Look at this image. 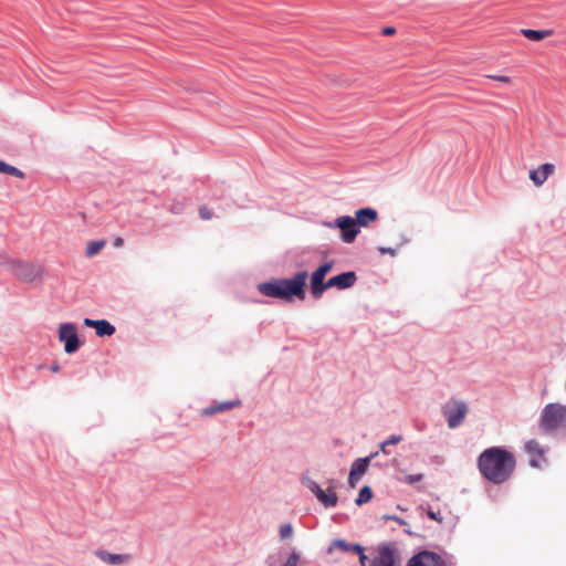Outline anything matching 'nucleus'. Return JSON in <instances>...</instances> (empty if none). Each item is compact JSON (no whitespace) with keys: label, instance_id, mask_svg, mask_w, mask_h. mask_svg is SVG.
Instances as JSON below:
<instances>
[{"label":"nucleus","instance_id":"obj_9","mask_svg":"<svg viewBox=\"0 0 566 566\" xmlns=\"http://www.w3.org/2000/svg\"><path fill=\"white\" fill-rule=\"evenodd\" d=\"M467 412L468 407L463 401L457 402L454 408H444L443 415L447 418L448 427L450 429L458 428L465 418Z\"/></svg>","mask_w":566,"mask_h":566},{"label":"nucleus","instance_id":"obj_30","mask_svg":"<svg viewBox=\"0 0 566 566\" xmlns=\"http://www.w3.org/2000/svg\"><path fill=\"white\" fill-rule=\"evenodd\" d=\"M426 514L430 520L436 521L438 523H442V521H443V517L441 516L440 511H434V510H432L431 506H428Z\"/></svg>","mask_w":566,"mask_h":566},{"label":"nucleus","instance_id":"obj_33","mask_svg":"<svg viewBox=\"0 0 566 566\" xmlns=\"http://www.w3.org/2000/svg\"><path fill=\"white\" fill-rule=\"evenodd\" d=\"M423 479V474L421 473H416V474H408L406 475L405 478V482L409 485H412L419 481H421Z\"/></svg>","mask_w":566,"mask_h":566},{"label":"nucleus","instance_id":"obj_28","mask_svg":"<svg viewBox=\"0 0 566 566\" xmlns=\"http://www.w3.org/2000/svg\"><path fill=\"white\" fill-rule=\"evenodd\" d=\"M301 563V555L300 553L293 548L290 553L286 562L282 566H298Z\"/></svg>","mask_w":566,"mask_h":566},{"label":"nucleus","instance_id":"obj_7","mask_svg":"<svg viewBox=\"0 0 566 566\" xmlns=\"http://www.w3.org/2000/svg\"><path fill=\"white\" fill-rule=\"evenodd\" d=\"M59 338L64 343V352L73 354L78 350L82 342L78 338L77 328L74 323H63L59 328Z\"/></svg>","mask_w":566,"mask_h":566},{"label":"nucleus","instance_id":"obj_13","mask_svg":"<svg viewBox=\"0 0 566 566\" xmlns=\"http://www.w3.org/2000/svg\"><path fill=\"white\" fill-rule=\"evenodd\" d=\"M555 166L551 163L541 165L537 169L530 171V179L535 186H542L547 178L554 172Z\"/></svg>","mask_w":566,"mask_h":566},{"label":"nucleus","instance_id":"obj_24","mask_svg":"<svg viewBox=\"0 0 566 566\" xmlns=\"http://www.w3.org/2000/svg\"><path fill=\"white\" fill-rule=\"evenodd\" d=\"M402 441V436L400 434H391L387 440L382 441L379 444V451L384 454H390V451H388L387 447L394 446Z\"/></svg>","mask_w":566,"mask_h":566},{"label":"nucleus","instance_id":"obj_4","mask_svg":"<svg viewBox=\"0 0 566 566\" xmlns=\"http://www.w3.org/2000/svg\"><path fill=\"white\" fill-rule=\"evenodd\" d=\"M2 265L10 271L18 280L31 283L42 274V266L33 262L8 259Z\"/></svg>","mask_w":566,"mask_h":566},{"label":"nucleus","instance_id":"obj_41","mask_svg":"<svg viewBox=\"0 0 566 566\" xmlns=\"http://www.w3.org/2000/svg\"><path fill=\"white\" fill-rule=\"evenodd\" d=\"M124 244V240L122 238H116L114 240V245L115 247H122Z\"/></svg>","mask_w":566,"mask_h":566},{"label":"nucleus","instance_id":"obj_21","mask_svg":"<svg viewBox=\"0 0 566 566\" xmlns=\"http://www.w3.org/2000/svg\"><path fill=\"white\" fill-rule=\"evenodd\" d=\"M373 490L369 485H364L359 492L357 497L355 499V504L357 506H361L365 503H368L373 499Z\"/></svg>","mask_w":566,"mask_h":566},{"label":"nucleus","instance_id":"obj_44","mask_svg":"<svg viewBox=\"0 0 566 566\" xmlns=\"http://www.w3.org/2000/svg\"><path fill=\"white\" fill-rule=\"evenodd\" d=\"M59 368L60 367H59L57 364H54V365L51 366V370L54 371V373H56L59 370Z\"/></svg>","mask_w":566,"mask_h":566},{"label":"nucleus","instance_id":"obj_1","mask_svg":"<svg viewBox=\"0 0 566 566\" xmlns=\"http://www.w3.org/2000/svg\"><path fill=\"white\" fill-rule=\"evenodd\" d=\"M476 467L485 480L494 484H502L514 473L516 460L511 451L496 446L490 447L479 454Z\"/></svg>","mask_w":566,"mask_h":566},{"label":"nucleus","instance_id":"obj_27","mask_svg":"<svg viewBox=\"0 0 566 566\" xmlns=\"http://www.w3.org/2000/svg\"><path fill=\"white\" fill-rule=\"evenodd\" d=\"M334 264V260L326 261L318 265L313 272L326 277V275L332 271Z\"/></svg>","mask_w":566,"mask_h":566},{"label":"nucleus","instance_id":"obj_15","mask_svg":"<svg viewBox=\"0 0 566 566\" xmlns=\"http://www.w3.org/2000/svg\"><path fill=\"white\" fill-rule=\"evenodd\" d=\"M95 554L102 562L108 565H120L129 559V555L127 554H115L105 549H97Z\"/></svg>","mask_w":566,"mask_h":566},{"label":"nucleus","instance_id":"obj_43","mask_svg":"<svg viewBox=\"0 0 566 566\" xmlns=\"http://www.w3.org/2000/svg\"><path fill=\"white\" fill-rule=\"evenodd\" d=\"M272 558H273V556H269V557L266 558V564H268L269 566H274V562H272Z\"/></svg>","mask_w":566,"mask_h":566},{"label":"nucleus","instance_id":"obj_40","mask_svg":"<svg viewBox=\"0 0 566 566\" xmlns=\"http://www.w3.org/2000/svg\"><path fill=\"white\" fill-rule=\"evenodd\" d=\"M403 533L411 537H420V535L411 531V528L408 525L403 528Z\"/></svg>","mask_w":566,"mask_h":566},{"label":"nucleus","instance_id":"obj_6","mask_svg":"<svg viewBox=\"0 0 566 566\" xmlns=\"http://www.w3.org/2000/svg\"><path fill=\"white\" fill-rule=\"evenodd\" d=\"M329 228H338L340 230V239L345 243H352L359 233L357 222L350 216H340L333 222L325 223Z\"/></svg>","mask_w":566,"mask_h":566},{"label":"nucleus","instance_id":"obj_32","mask_svg":"<svg viewBox=\"0 0 566 566\" xmlns=\"http://www.w3.org/2000/svg\"><path fill=\"white\" fill-rule=\"evenodd\" d=\"M381 520H384V521H394L395 523H398V524H400L402 526H407L408 525V523L403 518H401L398 515H394V514L392 515L391 514H385V515L381 516Z\"/></svg>","mask_w":566,"mask_h":566},{"label":"nucleus","instance_id":"obj_42","mask_svg":"<svg viewBox=\"0 0 566 566\" xmlns=\"http://www.w3.org/2000/svg\"><path fill=\"white\" fill-rule=\"evenodd\" d=\"M530 465L533 467V468H538V460L535 459V458H532L530 460Z\"/></svg>","mask_w":566,"mask_h":566},{"label":"nucleus","instance_id":"obj_19","mask_svg":"<svg viewBox=\"0 0 566 566\" xmlns=\"http://www.w3.org/2000/svg\"><path fill=\"white\" fill-rule=\"evenodd\" d=\"M521 34L531 41H542L543 39L553 34V30H534V29H522Z\"/></svg>","mask_w":566,"mask_h":566},{"label":"nucleus","instance_id":"obj_2","mask_svg":"<svg viewBox=\"0 0 566 566\" xmlns=\"http://www.w3.org/2000/svg\"><path fill=\"white\" fill-rule=\"evenodd\" d=\"M308 273L298 271L292 277L272 279L258 284V291L268 297L292 302L294 298L304 301L306 297Z\"/></svg>","mask_w":566,"mask_h":566},{"label":"nucleus","instance_id":"obj_35","mask_svg":"<svg viewBox=\"0 0 566 566\" xmlns=\"http://www.w3.org/2000/svg\"><path fill=\"white\" fill-rule=\"evenodd\" d=\"M356 554L358 555L360 566H369L368 557L365 554L364 546H361V551H358Z\"/></svg>","mask_w":566,"mask_h":566},{"label":"nucleus","instance_id":"obj_23","mask_svg":"<svg viewBox=\"0 0 566 566\" xmlns=\"http://www.w3.org/2000/svg\"><path fill=\"white\" fill-rule=\"evenodd\" d=\"M105 244H106L105 240L90 241L86 247L85 254L90 258L94 256L105 247Z\"/></svg>","mask_w":566,"mask_h":566},{"label":"nucleus","instance_id":"obj_36","mask_svg":"<svg viewBox=\"0 0 566 566\" xmlns=\"http://www.w3.org/2000/svg\"><path fill=\"white\" fill-rule=\"evenodd\" d=\"M360 476L358 474H354L353 471L349 470V475H348V484L352 486V488H355L357 482L359 481Z\"/></svg>","mask_w":566,"mask_h":566},{"label":"nucleus","instance_id":"obj_16","mask_svg":"<svg viewBox=\"0 0 566 566\" xmlns=\"http://www.w3.org/2000/svg\"><path fill=\"white\" fill-rule=\"evenodd\" d=\"M378 453H379V451H376V452H371L367 457L356 459L352 463L350 471H353L354 474H358L359 476H361L363 474L366 473L370 462L373 461V459H375L378 455Z\"/></svg>","mask_w":566,"mask_h":566},{"label":"nucleus","instance_id":"obj_25","mask_svg":"<svg viewBox=\"0 0 566 566\" xmlns=\"http://www.w3.org/2000/svg\"><path fill=\"white\" fill-rule=\"evenodd\" d=\"M525 450L528 453L536 454L538 457L544 455V450L535 439H531L525 443Z\"/></svg>","mask_w":566,"mask_h":566},{"label":"nucleus","instance_id":"obj_17","mask_svg":"<svg viewBox=\"0 0 566 566\" xmlns=\"http://www.w3.org/2000/svg\"><path fill=\"white\" fill-rule=\"evenodd\" d=\"M315 497L325 509L335 507L338 502V496L333 489L326 491L322 489L317 492Z\"/></svg>","mask_w":566,"mask_h":566},{"label":"nucleus","instance_id":"obj_37","mask_svg":"<svg viewBox=\"0 0 566 566\" xmlns=\"http://www.w3.org/2000/svg\"><path fill=\"white\" fill-rule=\"evenodd\" d=\"M98 319H92V318H84V326L86 327H93L94 329L96 328V324H97Z\"/></svg>","mask_w":566,"mask_h":566},{"label":"nucleus","instance_id":"obj_34","mask_svg":"<svg viewBox=\"0 0 566 566\" xmlns=\"http://www.w3.org/2000/svg\"><path fill=\"white\" fill-rule=\"evenodd\" d=\"M377 251L382 255L389 254L391 256H395L398 252V249L397 248L378 247Z\"/></svg>","mask_w":566,"mask_h":566},{"label":"nucleus","instance_id":"obj_22","mask_svg":"<svg viewBox=\"0 0 566 566\" xmlns=\"http://www.w3.org/2000/svg\"><path fill=\"white\" fill-rule=\"evenodd\" d=\"M0 174L14 176V177L21 178V179L25 177V174L22 170H20L19 168H17L12 165H9L8 163H6L1 159H0Z\"/></svg>","mask_w":566,"mask_h":566},{"label":"nucleus","instance_id":"obj_38","mask_svg":"<svg viewBox=\"0 0 566 566\" xmlns=\"http://www.w3.org/2000/svg\"><path fill=\"white\" fill-rule=\"evenodd\" d=\"M381 33L386 36L394 35L396 33V29L394 27H385L382 28Z\"/></svg>","mask_w":566,"mask_h":566},{"label":"nucleus","instance_id":"obj_11","mask_svg":"<svg viewBox=\"0 0 566 566\" xmlns=\"http://www.w3.org/2000/svg\"><path fill=\"white\" fill-rule=\"evenodd\" d=\"M242 401L240 399L229 400V401H212L208 407L201 410V416L211 417L219 412H224L231 410L233 408L240 407Z\"/></svg>","mask_w":566,"mask_h":566},{"label":"nucleus","instance_id":"obj_20","mask_svg":"<svg viewBox=\"0 0 566 566\" xmlns=\"http://www.w3.org/2000/svg\"><path fill=\"white\" fill-rule=\"evenodd\" d=\"M95 328V334L98 337H109L115 334L116 328L107 319H98Z\"/></svg>","mask_w":566,"mask_h":566},{"label":"nucleus","instance_id":"obj_18","mask_svg":"<svg viewBox=\"0 0 566 566\" xmlns=\"http://www.w3.org/2000/svg\"><path fill=\"white\" fill-rule=\"evenodd\" d=\"M335 548H338L343 552H353L356 554L358 551H361V545L358 543H349L343 538H337L329 544L327 552L331 553Z\"/></svg>","mask_w":566,"mask_h":566},{"label":"nucleus","instance_id":"obj_26","mask_svg":"<svg viewBox=\"0 0 566 566\" xmlns=\"http://www.w3.org/2000/svg\"><path fill=\"white\" fill-rule=\"evenodd\" d=\"M301 482L302 484L307 488L314 495L317 494L318 491L322 490L321 485L314 481L313 479H311L310 476L307 475H302L301 478Z\"/></svg>","mask_w":566,"mask_h":566},{"label":"nucleus","instance_id":"obj_5","mask_svg":"<svg viewBox=\"0 0 566 566\" xmlns=\"http://www.w3.org/2000/svg\"><path fill=\"white\" fill-rule=\"evenodd\" d=\"M378 555L370 562L369 566H400L401 555L395 542L380 543Z\"/></svg>","mask_w":566,"mask_h":566},{"label":"nucleus","instance_id":"obj_31","mask_svg":"<svg viewBox=\"0 0 566 566\" xmlns=\"http://www.w3.org/2000/svg\"><path fill=\"white\" fill-rule=\"evenodd\" d=\"M199 216L202 220H210L213 217V211L203 205L199 207Z\"/></svg>","mask_w":566,"mask_h":566},{"label":"nucleus","instance_id":"obj_14","mask_svg":"<svg viewBox=\"0 0 566 566\" xmlns=\"http://www.w3.org/2000/svg\"><path fill=\"white\" fill-rule=\"evenodd\" d=\"M377 218L378 212L376 209L365 207L356 210L354 220L360 229L361 227H367L370 222L376 221Z\"/></svg>","mask_w":566,"mask_h":566},{"label":"nucleus","instance_id":"obj_39","mask_svg":"<svg viewBox=\"0 0 566 566\" xmlns=\"http://www.w3.org/2000/svg\"><path fill=\"white\" fill-rule=\"evenodd\" d=\"M489 77L500 81V82H503V83H509L511 81V78L509 76H504V75H489Z\"/></svg>","mask_w":566,"mask_h":566},{"label":"nucleus","instance_id":"obj_29","mask_svg":"<svg viewBox=\"0 0 566 566\" xmlns=\"http://www.w3.org/2000/svg\"><path fill=\"white\" fill-rule=\"evenodd\" d=\"M293 534V526L290 523L280 526V537L282 539L291 537Z\"/></svg>","mask_w":566,"mask_h":566},{"label":"nucleus","instance_id":"obj_3","mask_svg":"<svg viewBox=\"0 0 566 566\" xmlns=\"http://www.w3.org/2000/svg\"><path fill=\"white\" fill-rule=\"evenodd\" d=\"M566 423V405L547 403L541 413L539 428L546 434L555 433Z\"/></svg>","mask_w":566,"mask_h":566},{"label":"nucleus","instance_id":"obj_10","mask_svg":"<svg viewBox=\"0 0 566 566\" xmlns=\"http://www.w3.org/2000/svg\"><path fill=\"white\" fill-rule=\"evenodd\" d=\"M356 282L357 274L355 271H345L328 279L331 289H337L339 291L353 287Z\"/></svg>","mask_w":566,"mask_h":566},{"label":"nucleus","instance_id":"obj_12","mask_svg":"<svg viewBox=\"0 0 566 566\" xmlns=\"http://www.w3.org/2000/svg\"><path fill=\"white\" fill-rule=\"evenodd\" d=\"M331 289V284H328V280H325V276H322L315 272H312L310 276V290L311 295L314 300L322 298L324 292Z\"/></svg>","mask_w":566,"mask_h":566},{"label":"nucleus","instance_id":"obj_8","mask_svg":"<svg viewBox=\"0 0 566 566\" xmlns=\"http://www.w3.org/2000/svg\"><path fill=\"white\" fill-rule=\"evenodd\" d=\"M406 566H446V562L438 553L423 549L415 554Z\"/></svg>","mask_w":566,"mask_h":566}]
</instances>
